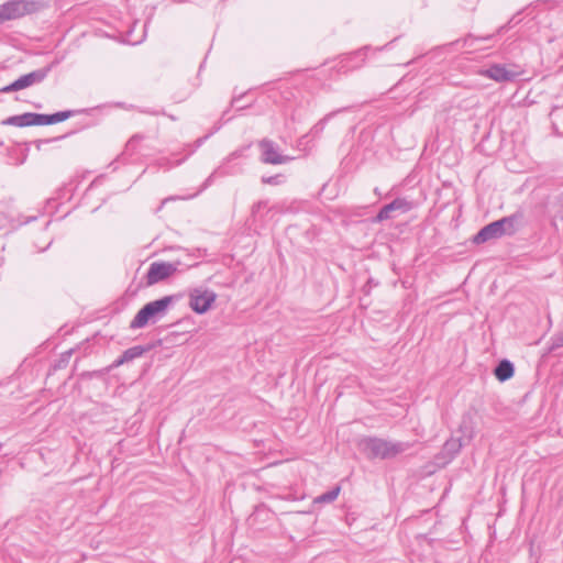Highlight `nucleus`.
<instances>
[{"instance_id": "nucleus-4", "label": "nucleus", "mask_w": 563, "mask_h": 563, "mask_svg": "<svg viewBox=\"0 0 563 563\" xmlns=\"http://www.w3.org/2000/svg\"><path fill=\"white\" fill-rule=\"evenodd\" d=\"M74 111H59L53 114H42V113H33L26 112L19 115H12L2 121L4 125H13L19 128L30 126V125H48L55 124L58 122H63L70 117L74 115Z\"/></svg>"}, {"instance_id": "nucleus-16", "label": "nucleus", "mask_w": 563, "mask_h": 563, "mask_svg": "<svg viewBox=\"0 0 563 563\" xmlns=\"http://www.w3.org/2000/svg\"><path fill=\"white\" fill-rule=\"evenodd\" d=\"M341 488L335 486L327 493L321 494L314 499V503H332L336 499Z\"/></svg>"}, {"instance_id": "nucleus-15", "label": "nucleus", "mask_w": 563, "mask_h": 563, "mask_svg": "<svg viewBox=\"0 0 563 563\" xmlns=\"http://www.w3.org/2000/svg\"><path fill=\"white\" fill-rule=\"evenodd\" d=\"M465 444L466 443L460 438H451L444 443L442 454L449 460H452Z\"/></svg>"}, {"instance_id": "nucleus-24", "label": "nucleus", "mask_w": 563, "mask_h": 563, "mask_svg": "<svg viewBox=\"0 0 563 563\" xmlns=\"http://www.w3.org/2000/svg\"><path fill=\"white\" fill-rule=\"evenodd\" d=\"M63 137H64V136H57V137H55V139H52V141L60 140V139H63ZM46 142H51V140H47Z\"/></svg>"}, {"instance_id": "nucleus-19", "label": "nucleus", "mask_w": 563, "mask_h": 563, "mask_svg": "<svg viewBox=\"0 0 563 563\" xmlns=\"http://www.w3.org/2000/svg\"><path fill=\"white\" fill-rule=\"evenodd\" d=\"M563 346V331L555 334L553 338H552V346L551 349L552 350H555V349H559V347H562Z\"/></svg>"}, {"instance_id": "nucleus-11", "label": "nucleus", "mask_w": 563, "mask_h": 563, "mask_svg": "<svg viewBox=\"0 0 563 563\" xmlns=\"http://www.w3.org/2000/svg\"><path fill=\"white\" fill-rule=\"evenodd\" d=\"M483 74L495 81L508 82L514 81L520 75V71L508 68L505 65L494 64L484 70Z\"/></svg>"}, {"instance_id": "nucleus-9", "label": "nucleus", "mask_w": 563, "mask_h": 563, "mask_svg": "<svg viewBox=\"0 0 563 563\" xmlns=\"http://www.w3.org/2000/svg\"><path fill=\"white\" fill-rule=\"evenodd\" d=\"M415 203L406 198H396L390 203L385 205L380 208L375 217L376 222H383L388 219H393L395 213L404 214L413 209Z\"/></svg>"}, {"instance_id": "nucleus-23", "label": "nucleus", "mask_w": 563, "mask_h": 563, "mask_svg": "<svg viewBox=\"0 0 563 563\" xmlns=\"http://www.w3.org/2000/svg\"><path fill=\"white\" fill-rule=\"evenodd\" d=\"M172 199H173V198H165V199L162 201V203H161V206H159L158 210H161V209L163 208V206H164L167 201H169V200H172Z\"/></svg>"}, {"instance_id": "nucleus-20", "label": "nucleus", "mask_w": 563, "mask_h": 563, "mask_svg": "<svg viewBox=\"0 0 563 563\" xmlns=\"http://www.w3.org/2000/svg\"><path fill=\"white\" fill-rule=\"evenodd\" d=\"M279 178H280V175L268 176V177L264 176V177H262V183L266 184V185H278L280 183Z\"/></svg>"}, {"instance_id": "nucleus-21", "label": "nucleus", "mask_w": 563, "mask_h": 563, "mask_svg": "<svg viewBox=\"0 0 563 563\" xmlns=\"http://www.w3.org/2000/svg\"><path fill=\"white\" fill-rule=\"evenodd\" d=\"M267 206V201L260 200L252 206V216H256L263 208Z\"/></svg>"}, {"instance_id": "nucleus-8", "label": "nucleus", "mask_w": 563, "mask_h": 563, "mask_svg": "<svg viewBox=\"0 0 563 563\" xmlns=\"http://www.w3.org/2000/svg\"><path fill=\"white\" fill-rule=\"evenodd\" d=\"M8 21L23 18L40 10L41 5L34 0H9L4 2Z\"/></svg>"}, {"instance_id": "nucleus-10", "label": "nucleus", "mask_w": 563, "mask_h": 563, "mask_svg": "<svg viewBox=\"0 0 563 563\" xmlns=\"http://www.w3.org/2000/svg\"><path fill=\"white\" fill-rule=\"evenodd\" d=\"M258 146L262 151L261 161L264 164L279 165L292 159L290 156L280 154L278 146L272 140L263 139L258 142Z\"/></svg>"}, {"instance_id": "nucleus-5", "label": "nucleus", "mask_w": 563, "mask_h": 563, "mask_svg": "<svg viewBox=\"0 0 563 563\" xmlns=\"http://www.w3.org/2000/svg\"><path fill=\"white\" fill-rule=\"evenodd\" d=\"M52 66L35 69L29 74L22 75L10 85L0 89V93H8L29 88L33 85L41 84L49 74Z\"/></svg>"}, {"instance_id": "nucleus-3", "label": "nucleus", "mask_w": 563, "mask_h": 563, "mask_svg": "<svg viewBox=\"0 0 563 563\" xmlns=\"http://www.w3.org/2000/svg\"><path fill=\"white\" fill-rule=\"evenodd\" d=\"M176 296H165L144 305L130 323L131 329H142L148 323H155L166 316L168 308L176 300Z\"/></svg>"}, {"instance_id": "nucleus-13", "label": "nucleus", "mask_w": 563, "mask_h": 563, "mask_svg": "<svg viewBox=\"0 0 563 563\" xmlns=\"http://www.w3.org/2000/svg\"><path fill=\"white\" fill-rule=\"evenodd\" d=\"M459 432L461 433V437L459 438L466 444L473 440L475 435V426L471 413L463 415L459 427Z\"/></svg>"}, {"instance_id": "nucleus-12", "label": "nucleus", "mask_w": 563, "mask_h": 563, "mask_svg": "<svg viewBox=\"0 0 563 563\" xmlns=\"http://www.w3.org/2000/svg\"><path fill=\"white\" fill-rule=\"evenodd\" d=\"M151 345H134L128 350H125L122 355L117 358L108 369L117 368L125 363H130L135 358L143 356L146 352L151 351Z\"/></svg>"}, {"instance_id": "nucleus-7", "label": "nucleus", "mask_w": 563, "mask_h": 563, "mask_svg": "<svg viewBox=\"0 0 563 563\" xmlns=\"http://www.w3.org/2000/svg\"><path fill=\"white\" fill-rule=\"evenodd\" d=\"M217 299L210 289L195 288L189 292V307L199 314L206 313Z\"/></svg>"}, {"instance_id": "nucleus-6", "label": "nucleus", "mask_w": 563, "mask_h": 563, "mask_svg": "<svg viewBox=\"0 0 563 563\" xmlns=\"http://www.w3.org/2000/svg\"><path fill=\"white\" fill-rule=\"evenodd\" d=\"M176 263L169 262H153L146 273V286H153L161 282L166 280L177 272Z\"/></svg>"}, {"instance_id": "nucleus-18", "label": "nucleus", "mask_w": 563, "mask_h": 563, "mask_svg": "<svg viewBox=\"0 0 563 563\" xmlns=\"http://www.w3.org/2000/svg\"><path fill=\"white\" fill-rule=\"evenodd\" d=\"M144 140V135L142 134H134L126 143V150L134 152L136 150V145Z\"/></svg>"}, {"instance_id": "nucleus-17", "label": "nucleus", "mask_w": 563, "mask_h": 563, "mask_svg": "<svg viewBox=\"0 0 563 563\" xmlns=\"http://www.w3.org/2000/svg\"><path fill=\"white\" fill-rule=\"evenodd\" d=\"M335 114V112H330L328 113L327 115H324L320 121H318L313 128L311 129V132L313 135H318L320 133H322V131L324 130L325 128V124L327 122L329 121L330 118H332L333 115Z\"/></svg>"}, {"instance_id": "nucleus-25", "label": "nucleus", "mask_w": 563, "mask_h": 563, "mask_svg": "<svg viewBox=\"0 0 563 563\" xmlns=\"http://www.w3.org/2000/svg\"><path fill=\"white\" fill-rule=\"evenodd\" d=\"M471 38V35H468L466 38H464V43H466Z\"/></svg>"}, {"instance_id": "nucleus-2", "label": "nucleus", "mask_w": 563, "mask_h": 563, "mask_svg": "<svg viewBox=\"0 0 563 563\" xmlns=\"http://www.w3.org/2000/svg\"><path fill=\"white\" fill-rule=\"evenodd\" d=\"M410 446L408 442H393L371 437L360 441V449L368 459H394L406 452Z\"/></svg>"}, {"instance_id": "nucleus-1", "label": "nucleus", "mask_w": 563, "mask_h": 563, "mask_svg": "<svg viewBox=\"0 0 563 563\" xmlns=\"http://www.w3.org/2000/svg\"><path fill=\"white\" fill-rule=\"evenodd\" d=\"M523 220V212L516 211L515 213L504 217L482 228L472 239L475 244H483L490 240L499 239L504 235H512L519 230V225Z\"/></svg>"}, {"instance_id": "nucleus-14", "label": "nucleus", "mask_w": 563, "mask_h": 563, "mask_svg": "<svg viewBox=\"0 0 563 563\" xmlns=\"http://www.w3.org/2000/svg\"><path fill=\"white\" fill-rule=\"evenodd\" d=\"M514 365L508 360L500 361L494 369V374L500 382H506L514 376Z\"/></svg>"}, {"instance_id": "nucleus-22", "label": "nucleus", "mask_w": 563, "mask_h": 563, "mask_svg": "<svg viewBox=\"0 0 563 563\" xmlns=\"http://www.w3.org/2000/svg\"><path fill=\"white\" fill-rule=\"evenodd\" d=\"M8 21L4 3L0 4V23H4Z\"/></svg>"}]
</instances>
